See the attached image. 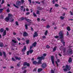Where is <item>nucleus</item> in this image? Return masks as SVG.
Listing matches in <instances>:
<instances>
[{
  "instance_id": "nucleus-39",
  "label": "nucleus",
  "mask_w": 73,
  "mask_h": 73,
  "mask_svg": "<svg viewBox=\"0 0 73 73\" xmlns=\"http://www.w3.org/2000/svg\"><path fill=\"white\" fill-rule=\"evenodd\" d=\"M27 68V66H25L24 67H22V70H24V69H25Z\"/></svg>"
},
{
  "instance_id": "nucleus-48",
  "label": "nucleus",
  "mask_w": 73,
  "mask_h": 73,
  "mask_svg": "<svg viewBox=\"0 0 73 73\" xmlns=\"http://www.w3.org/2000/svg\"><path fill=\"white\" fill-rule=\"evenodd\" d=\"M27 66H30V64L29 63H28L27 64V65H26Z\"/></svg>"
},
{
  "instance_id": "nucleus-53",
  "label": "nucleus",
  "mask_w": 73,
  "mask_h": 73,
  "mask_svg": "<svg viewBox=\"0 0 73 73\" xmlns=\"http://www.w3.org/2000/svg\"><path fill=\"white\" fill-rule=\"evenodd\" d=\"M29 14H30V13H29V12H28L26 13V15H29Z\"/></svg>"
},
{
  "instance_id": "nucleus-18",
  "label": "nucleus",
  "mask_w": 73,
  "mask_h": 73,
  "mask_svg": "<svg viewBox=\"0 0 73 73\" xmlns=\"http://www.w3.org/2000/svg\"><path fill=\"white\" fill-rule=\"evenodd\" d=\"M36 44H37V43L35 42L34 43H33V44H32V46H33L35 47V46H36Z\"/></svg>"
},
{
  "instance_id": "nucleus-42",
  "label": "nucleus",
  "mask_w": 73,
  "mask_h": 73,
  "mask_svg": "<svg viewBox=\"0 0 73 73\" xmlns=\"http://www.w3.org/2000/svg\"><path fill=\"white\" fill-rule=\"evenodd\" d=\"M55 62H56V64L57 65V66H58V63L57 62V61H56Z\"/></svg>"
},
{
  "instance_id": "nucleus-19",
  "label": "nucleus",
  "mask_w": 73,
  "mask_h": 73,
  "mask_svg": "<svg viewBox=\"0 0 73 73\" xmlns=\"http://www.w3.org/2000/svg\"><path fill=\"white\" fill-rule=\"evenodd\" d=\"M4 46V44L1 42L0 43V47H3Z\"/></svg>"
},
{
  "instance_id": "nucleus-23",
  "label": "nucleus",
  "mask_w": 73,
  "mask_h": 73,
  "mask_svg": "<svg viewBox=\"0 0 73 73\" xmlns=\"http://www.w3.org/2000/svg\"><path fill=\"white\" fill-rule=\"evenodd\" d=\"M42 68H39L38 69V72H41V71H42Z\"/></svg>"
},
{
  "instance_id": "nucleus-47",
  "label": "nucleus",
  "mask_w": 73,
  "mask_h": 73,
  "mask_svg": "<svg viewBox=\"0 0 73 73\" xmlns=\"http://www.w3.org/2000/svg\"><path fill=\"white\" fill-rule=\"evenodd\" d=\"M21 2L22 4H23L24 3V0H21Z\"/></svg>"
},
{
  "instance_id": "nucleus-54",
  "label": "nucleus",
  "mask_w": 73,
  "mask_h": 73,
  "mask_svg": "<svg viewBox=\"0 0 73 73\" xmlns=\"http://www.w3.org/2000/svg\"><path fill=\"white\" fill-rule=\"evenodd\" d=\"M12 61H15V59L14 58H12Z\"/></svg>"
},
{
  "instance_id": "nucleus-12",
  "label": "nucleus",
  "mask_w": 73,
  "mask_h": 73,
  "mask_svg": "<svg viewBox=\"0 0 73 73\" xmlns=\"http://www.w3.org/2000/svg\"><path fill=\"white\" fill-rule=\"evenodd\" d=\"M34 34L35 35H33L34 37H35L38 36V34H37V32H35Z\"/></svg>"
},
{
  "instance_id": "nucleus-32",
  "label": "nucleus",
  "mask_w": 73,
  "mask_h": 73,
  "mask_svg": "<svg viewBox=\"0 0 73 73\" xmlns=\"http://www.w3.org/2000/svg\"><path fill=\"white\" fill-rule=\"evenodd\" d=\"M14 21V19H12H12H11L10 20V22H11V23H12V22H13V21Z\"/></svg>"
},
{
  "instance_id": "nucleus-52",
  "label": "nucleus",
  "mask_w": 73,
  "mask_h": 73,
  "mask_svg": "<svg viewBox=\"0 0 73 73\" xmlns=\"http://www.w3.org/2000/svg\"><path fill=\"white\" fill-rule=\"evenodd\" d=\"M15 24L17 25H19V23H18V22L17 21L16 22Z\"/></svg>"
},
{
  "instance_id": "nucleus-63",
  "label": "nucleus",
  "mask_w": 73,
  "mask_h": 73,
  "mask_svg": "<svg viewBox=\"0 0 73 73\" xmlns=\"http://www.w3.org/2000/svg\"><path fill=\"white\" fill-rule=\"evenodd\" d=\"M70 15H73V13L71 11H70Z\"/></svg>"
},
{
  "instance_id": "nucleus-35",
  "label": "nucleus",
  "mask_w": 73,
  "mask_h": 73,
  "mask_svg": "<svg viewBox=\"0 0 73 73\" xmlns=\"http://www.w3.org/2000/svg\"><path fill=\"white\" fill-rule=\"evenodd\" d=\"M36 14L38 15H40V11L38 10H37L36 12Z\"/></svg>"
},
{
  "instance_id": "nucleus-46",
  "label": "nucleus",
  "mask_w": 73,
  "mask_h": 73,
  "mask_svg": "<svg viewBox=\"0 0 73 73\" xmlns=\"http://www.w3.org/2000/svg\"><path fill=\"white\" fill-rule=\"evenodd\" d=\"M3 56V53L1 52H0V56Z\"/></svg>"
},
{
  "instance_id": "nucleus-8",
  "label": "nucleus",
  "mask_w": 73,
  "mask_h": 73,
  "mask_svg": "<svg viewBox=\"0 0 73 73\" xmlns=\"http://www.w3.org/2000/svg\"><path fill=\"white\" fill-rule=\"evenodd\" d=\"M51 60L52 64L54 65V56H51Z\"/></svg>"
},
{
  "instance_id": "nucleus-22",
  "label": "nucleus",
  "mask_w": 73,
  "mask_h": 73,
  "mask_svg": "<svg viewBox=\"0 0 73 73\" xmlns=\"http://www.w3.org/2000/svg\"><path fill=\"white\" fill-rule=\"evenodd\" d=\"M29 51L30 52V54H31V53H33V50H31Z\"/></svg>"
},
{
  "instance_id": "nucleus-25",
  "label": "nucleus",
  "mask_w": 73,
  "mask_h": 73,
  "mask_svg": "<svg viewBox=\"0 0 73 73\" xmlns=\"http://www.w3.org/2000/svg\"><path fill=\"white\" fill-rule=\"evenodd\" d=\"M25 28L26 29H28V25L27 24H25Z\"/></svg>"
},
{
  "instance_id": "nucleus-40",
  "label": "nucleus",
  "mask_w": 73,
  "mask_h": 73,
  "mask_svg": "<svg viewBox=\"0 0 73 73\" xmlns=\"http://www.w3.org/2000/svg\"><path fill=\"white\" fill-rule=\"evenodd\" d=\"M52 8H51L50 10V13H51L52 12Z\"/></svg>"
},
{
  "instance_id": "nucleus-21",
  "label": "nucleus",
  "mask_w": 73,
  "mask_h": 73,
  "mask_svg": "<svg viewBox=\"0 0 73 73\" xmlns=\"http://www.w3.org/2000/svg\"><path fill=\"white\" fill-rule=\"evenodd\" d=\"M4 29H3V28H1L0 30V31L1 33H2V32H4Z\"/></svg>"
},
{
  "instance_id": "nucleus-5",
  "label": "nucleus",
  "mask_w": 73,
  "mask_h": 73,
  "mask_svg": "<svg viewBox=\"0 0 73 73\" xmlns=\"http://www.w3.org/2000/svg\"><path fill=\"white\" fill-rule=\"evenodd\" d=\"M67 52L69 54H73V51L71 48L68 49Z\"/></svg>"
},
{
  "instance_id": "nucleus-26",
  "label": "nucleus",
  "mask_w": 73,
  "mask_h": 73,
  "mask_svg": "<svg viewBox=\"0 0 73 73\" xmlns=\"http://www.w3.org/2000/svg\"><path fill=\"white\" fill-rule=\"evenodd\" d=\"M48 31L46 30V31L45 33H44V35H45V36H46V35H47V34L48 33Z\"/></svg>"
},
{
  "instance_id": "nucleus-64",
  "label": "nucleus",
  "mask_w": 73,
  "mask_h": 73,
  "mask_svg": "<svg viewBox=\"0 0 73 73\" xmlns=\"http://www.w3.org/2000/svg\"><path fill=\"white\" fill-rule=\"evenodd\" d=\"M43 56H44V57H45L46 56V54H43Z\"/></svg>"
},
{
  "instance_id": "nucleus-7",
  "label": "nucleus",
  "mask_w": 73,
  "mask_h": 73,
  "mask_svg": "<svg viewBox=\"0 0 73 73\" xmlns=\"http://www.w3.org/2000/svg\"><path fill=\"white\" fill-rule=\"evenodd\" d=\"M45 58L43 56H40L37 58V59L39 60H40V61H42V60H44Z\"/></svg>"
},
{
  "instance_id": "nucleus-27",
  "label": "nucleus",
  "mask_w": 73,
  "mask_h": 73,
  "mask_svg": "<svg viewBox=\"0 0 73 73\" xmlns=\"http://www.w3.org/2000/svg\"><path fill=\"white\" fill-rule=\"evenodd\" d=\"M12 42H14V43H17V41H16L14 40H12Z\"/></svg>"
},
{
  "instance_id": "nucleus-43",
  "label": "nucleus",
  "mask_w": 73,
  "mask_h": 73,
  "mask_svg": "<svg viewBox=\"0 0 73 73\" xmlns=\"http://www.w3.org/2000/svg\"><path fill=\"white\" fill-rule=\"evenodd\" d=\"M46 28H47L48 29V28H50V26H49V25H47Z\"/></svg>"
},
{
  "instance_id": "nucleus-16",
  "label": "nucleus",
  "mask_w": 73,
  "mask_h": 73,
  "mask_svg": "<svg viewBox=\"0 0 73 73\" xmlns=\"http://www.w3.org/2000/svg\"><path fill=\"white\" fill-rule=\"evenodd\" d=\"M33 64L34 65H36V64H37V62L35 60L33 62Z\"/></svg>"
},
{
  "instance_id": "nucleus-37",
  "label": "nucleus",
  "mask_w": 73,
  "mask_h": 73,
  "mask_svg": "<svg viewBox=\"0 0 73 73\" xmlns=\"http://www.w3.org/2000/svg\"><path fill=\"white\" fill-rule=\"evenodd\" d=\"M33 15L34 16V17H37V15H36V14L35 13H33Z\"/></svg>"
},
{
  "instance_id": "nucleus-28",
  "label": "nucleus",
  "mask_w": 73,
  "mask_h": 73,
  "mask_svg": "<svg viewBox=\"0 0 73 73\" xmlns=\"http://www.w3.org/2000/svg\"><path fill=\"white\" fill-rule=\"evenodd\" d=\"M3 9H0V13H2V12H3Z\"/></svg>"
},
{
  "instance_id": "nucleus-4",
  "label": "nucleus",
  "mask_w": 73,
  "mask_h": 73,
  "mask_svg": "<svg viewBox=\"0 0 73 73\" xmlns=\"http://www.w3.org/2000/svg\"><path fill=\"white\" fill-rule=\"evenodd\" d=\"M26 50H27V47H26V46H24V48L23 49L22 51V52L23 53L22 54L24 55L25 54V53L24 52H25Z\"/></svg>"
},
{
  "instance_id": "nucleus-30",
  "label": "nucleus",
  "mask_w": 73,
  "mask_h": 73,
  "mask_svg": "<svg viewBox=\"0 0 73 73\" xmlns=\"http://www.w3.org/2000/svg\"><path fill=\"white\" fill-rule=\"evenodd\" d=\"M56 50V47H55L53 49V52H55Z\"/></svg>"
},
{
  "instance_id": "nucleus-45",
  "label": "nucleus",
  "mask_w": 73,
  "mask_h": 73,
  "mask_svg": "<svg viewBox=\"0 0 73 73\" xmlns=\"http://www.w3.org/2000/svg\"><path fill=\"white\" fill-rule=\"evenodd\" d=\"M1 19H4V16H3V15H1Z\"/></svg>"
},
{
  "instance_id": "nucleus-59",
  "label": "nucleus",
  "mask_w": 73,
  "mask_h": 73,
  "mask_svg": "<svg viewBox=\"0 0 73 73\" xmlns=\"http://www.w3.org/2000/svg\"><path fill=\"white\" fill-rule=\"evenodd\" d=\"M42 38H43V39L46 38V36H42Z\"/></svg>"
},
{
  "instance_id": "nucleus-49",
  "label": "nucleus",
  "mask_w": 73,
  "mask_h": 73,
  "mask_svg": "<svg viewBox=\"0 0 73 73\" xmlns=\"http://www.w3.org/2000/svg\"><path fill=\"white\" fill-rule=\"evenodd\" d=\"M3 3H4V0H2V2L1 3V4H3Z\"/></svg>"
},
{
  "instance_id": "nucleus-31",
  "label": "nucleus",
  "mask_w": 73,
  "mask_h": 73,
  "mask_svg": "<svg viewBox=\"0 0 73 73\" xmlns=\"http://www.w3.org/2000/svg\"><path fill=\"white\" fill-rule=\"evenodd\" d=\"M27 63H27V62H25L23 64L24 66H27Z\"/></svg>"
},
{
  "instance_id": "nucleus-50",
  "label": "nucleus",
  "mask_w": 73,
  "mask_h": 73,
  "mask_svg": "<svg viewBox=\"0 0 73 73\" xmlns=\"http://www.w3.org/2000/svg\"><path fill=\"white\" fill-rule=\"evenodd\" d=\"M27 55H29V51H27Z\"/></svg>"
},
{
  "instance_id": "nucleus-20",
  "label": "nucleus",
  "mask_w": 73,
  "mask_h": 73,
  "mask_svg": "<svg viewBox=\"0 0 73 73\" xmlns=\"http://www.w3.org/2000/svg\"><path fill=\"white\" fill-rule=\"evenodd\" d=\"M38 10H40V11H41L42 9H43V8L42 7H38Z\"/></svg>"
},
{
  "instance_id": "nucleus-61",
  "label": "nucleus",
  "mask_w": 73,
  "mask_h": 73,
  "mask_svg": "<svg viewBox=\"0 0 73 73\" xmlns=\"http://www.w3.org/2000/svg\"><path fill=\"white\" fill-rule=\"evenodd\" d=\"M17 39L18 41L20 40V38H19V37H17Z\"/></svg>"
},
{
  "instance_id": "nucleus-55",
  "label": "nucleus",
  "mask_w": 73,
  "mask_h": 73,
  "mask_svg": "<svg viewBox=\"0 0 73 73\" xmlns=\"http://www.w3.org/2000/svg\"><path fill=\"white\" fill-rule=\"evenodd\" d=\"M20 63H18L17 64V66L18 67L20 66Z\"/></svg>"
},
{
  "instance_id": "nucleus-15",
  "label": "nucleus",
  "mask_w": 73,
  "mask_h": 73,
  "mask_svg": "<svg viewBox=\"0 0 73 73\" xmlns=\"http://www.w3.org/2000/svg\"><path fill=\"white\" fill-rule=\"evenodd\" d=\"M15 58L16 59V60H21V58L20 57H18L17 56H15Z\"/></svg>"
},
{
  "instance_id": "nucleus-60",
  "label": "nucleus",
  "mask_w": 73,
  "mask_h": 73,
  "mask_svg": "<svg viewBox=\"0 0 73 73\" xmlns=\"http://www.w3.org/2000/svg\"><path fill=\"white\" fill-rule=\"evenodd\" d=\"M46 48H50V46H49V45H47L46 46Z\"/></svg>"
},
{
  "instance_id": "nucleus-44",
  "label": "nucleus",
  "mask_w": 73,
  "mask_h": 73,
  "mask_svg": "<svg viewBox=\"0 0 73 73\" xmlns=\"http://www.w3.org/2000/svg\"><path fill=\"white\" fill-rule=\"evenodd\" d=\"M60 19L62 20H63L64 19V17H62V16H61V17H60Z\"/></svg>"
},
{
  "instance_id": "nucleus-11",
  "label": "nucleus",
  "mask_w": 73,
  "mask_h": 73,
  "mask_svg": "<svg viewBox=\"0 0 73 73\" xmlns=\"http://www.w3.org/2000/svg\"><path fill=\"white\" fill-rule=\"evenodd\" d=\"M23 36H25L26 37V36H27L28 35V34L26 32H25L23 33Z\"/></svg>"
},
{
  "instance_id": "nucleus-2",
  "label": "nucleus",
  "mask_w": 73,
  "mask_h": 73,
  "mask_svg": "<svg viewBox=\"0 0 73 73\" xmlns=\"http://www.w3.org/2000/svg\"><path fill=\"white\" fill-rule=\"evenodd\" d=\"M12 17V15L11 14H8V17H6L5 19V21L6 22H8L9 21V19L10 17Z\"/></svg>"
},
{
  "instance_id": "nucleus-10",
  "label": "nucleus",
  "mask_w": 73,
  "mask_h": 73,
  "mask_svg": "<svg viewBox=\"0 0 73 73\" xmlns=\"http://www.w3.org/2000/svg\"><path fill=\"white\" fill-rule=\"evenodd\" d=\"M25 20L27 21V22H28L30 23H32V21L31 20L29 19H27L26 18L25 19Z\"/></svg>"
},
{
  "instance_id": "nucleus-36",
  "label": "nucleus",
  "mask_w": 73,
  "mask_h": 73,
  "mask_svg": "<svg viewBox=\"0 0 73 73\" xmlns=\"http://www.w3.org/2000/svg\"><path fill=\"white\" fill-rule=\"evenodd\" d=\"M6 11L7 12H10V10H9V8H8L7 10Z\"/></svg>"
},
{
  "instance_id": "nucleus-51",
  "label": "nucleus",
  "mask_w": 73,
  "mask_h": 73,
  "mask_svg": "<svg viewBox=\"0 0 73 73\" xmlns=\"http://www.w3.org/2000/svg\"><path fill=\"white\" fill-rule=\"evenodd\" d=\"M52 2L53 3V4H54L55 3V1L54 0H52Z\"/></svg>"
},
{
  "instance_id": "nucleus-57",
  "label": "nucleus",
  "mask_w": 73,
  "mask_h": 73,
  "mask_svg": "<svg viewBox=\"0 0 73 73\" xmlns=\"http://www.w3.org/2000/svg\"><path fill=\"white\" fill-rule=\"evenodd\" d=\"M54 37L55 38H58V37H59V36H55Z\"/></svg>"
},
{
  "instance_id": "nucleus-13",
  "label": "nucleus",
  "mask_w": 73,
  "mask_h": 73,
  "mask_svg": "<svg viewBox=\"0 0 73 73\" xmlns=\"http://www.w3.org/2000/svg\"><path fill=\"white\" fill-rule=\"evenodd\" d=\"M3 56H4L5 58H6L7 57V56L6 55V53L5 52L3 51Z\"/></svg>"
},
{
  "instance_id": "nucleus-3",
  "label": "nucleus",
  "mask_w": 73,
  "mask_h": 73,
  "mask_svg": "<svg viewBox=\"0 0 73 73\" xmlns=\"http://www.w3.org/2000/svg\"><path fill=\"white\" fill-rule=\"evenodd\" d=\"M65 68L63 69V70L64 72H67L68 70H70V67L68 65H66Z\"/></svg>"
},
{
  "instance_id": "nucleus-62",
  "label": "nucleus",
  "mask_w": 73,
  "mask_h": 73,
  "mask_svg": "<svg viewBox=\"0 0 73 73\" xmlns=\"http://www.w3.org/2000/svg\"><path fill=\"white\" fill-rule=\"evenodd\" d=\"M25 19V18H24V17H22L21 18V20H24Z\"/></svg>"
},
{
  "instance_id": "nucleus-38",
  "label": "nucleus",
  "mask_w": 73,
  "mask_h": 73,
  "mask_svg": "<svg viewBox=\"0 0 73 73\" xmlns=\"http://www.w3.org/2000/svg\"><path fill=\"white\" fill-rule=\"evenodd\" d=\"M59 6V5L58 4H56L55 5V6L56 7H58Z\"/></svg>"
},
{
  "instance_id": "nucleus-6",
  "label": "nucleus",
  "mask_w": 73,
  "mask_h": 73,
  "mask_svg": "<svg viewBox=\"0 0 73 73\" xmlns=\"http://www.w3.org/2000/svg\"><path fill=\"white\" fill-rule=\"evenodd\" d=\"M46 64L45 63H43L41 65V67L43 69H44V68H45L46 67Z\"/></svg>"
},
{
  "instance_id": "nucleus-9",
  "label": "nucleus",
  "mask_w": 73,
  "mask_h": 73,
  "mask_svg": "<svg viewBox=\"0 0 73 73\" xmlns=\"http://www.w3.org/2000/svg\"><path fill=\"white\" fill-rule=\"evenodd\" d=\"M21 1H18L16 2V5L18 6H20L21 5Z\"/></svg>"
},
{
  "instance_id": "nucleus-34",
  "label": "nucleus",
  "mask_w": 73,
  "mask_h": 73,
  "mask_svg": "<svg viewBox=\"0 0 73 73\" xmlns=\"http://www.w3.org/2000/svg\"><path fill=\"white\" fill-rule=\"evenodd\" d=\"M26 42L27 44H28L29 42V40H26Z\"/></svg>"
},
{
  "instance_id": "nucleus-14",
  "label": "nucleus",
  "mask_w": 73,
  "mask_h": 73,
  "mask_svg": "<svg viewBox=\"0 0 73 73\" xmlns=\"http://www.w3.org/2000/svg\"><path fill=\"white\" fill-rule=\"evenodd\" d=\"M68 62L69 63H70L71 62H72V58L70 57L69 58V59L68 60Z\"/></svg>"
},
{
  "instance_id": "nucleus-1",
  "label": "nucleus",
  "mask_w": 73,
  "mask_h": 73,
  "mask_svg": "<svg viewBox=\"0 0 73 73\" xmlns=\"http://www.w3.org/2000/svg\"><path fill=\"white\" fill-rule=\"evenodd\" d=\"M63 32V31H60L59 33V38L61 39L60 41L62 43L64 46H65V42H64V36H63L64 35V34L62 33Z\"/></svg>"
},
{
  "instance_id": "nucleus-17",
  "label": "nucleus",
  "mask_w": 73,
  "mask_h": 73,
  "mask_svg": "<svg viewBox=\"0 0 73 73\" xmlns=\"http://www.w3.org/2000/svg\"><path fill=\"white\" fill-rule=\"evenodd\" d=\"M42 60H39L38 62H37V64H41Z\"/></svg>"
},
{
  "instance_id": "nucleus-41",
  "label": "nucleus",
  "mask_w": 73,
  "mask_h": 73,
  "mask_svg": "<svg viewBox=\"0 0 73 73\" xmlns=\"http://www.w3.org/2000/svg\"><path fill=\"white\" fill-rule=\"evenodd\" d=\"M6 33H5L4 32L3 34V36H5V35H6Z\"/></svg>"
},
{
  "instance_id": "nucleus-24",
  "label": "nucleus",
  "mask_w": 73,
  "mask_h": 73,
  "mask_svg": "<svg viewBox=\"0 0 73 73\" xmlns=\"http://www.w3.org/2000/svg\"><path fill=\"white\" fill-rule=\"evenodd\" d=\"M13 5L16 8H19V6H17L16 5H15V4H14Z\"/></svg>"
},
{
  "instance_id": "nucleus-56",
  "label": "nucleus",
  "mask_w": 73,
  "mask_h": 73,
  "mask_svg": "<svg viewBox=\"0 0 73 73\" xmlns=\"http://www.w3.org/2000/svg\"><path fill=\"white\" fill-rule=\"evenodd\" d=\"M37 20L39 22L40 21V18H38L37 19Z\"/></svg>"
},
{
  "instance_id": "nucleus-29",
  "label": "nucleus",
  "mask_w": 73,
  "mask_h": 73,
  "mask_svg": "<svg viewBox=\"0 0 73 73\" xmlns=\"http://www.w3.org/2000/svg\"><path fill=\"white\" fill-rule=\"evenodd\" d=\"M67 29L68 31H70V27H67Z\"/></svg>"
},
{
  "instance_id": "nucleus-33",
  "label": "nucleus",
  "mask_w": 73,
  "mask_h": 73,
  "mask_svg": "<svg viewBox=\"0 0 73 73\" xmlns=\"http://www.w3.org/2000/svg\"><path fill=\"white\" fill-rule=\"evenodd\" d=\"M63 50L64 53H65V51L66 50V48H63Z\"/></svg>"
},
{
  "instance_id": "nucleus-58",
  "label": "nucleus",
  "mask_w": 73,
  "mask_h": 73,
  "mask_svg": "<svg viewBox=\"0 0 73 73\" xmlns=\"http://www.w3.org/2000/svg\"><path fill=\"white\" fill-rule=\"evenodd\" d=\"M51 73H54V72L53 70H51Z\"/></svg>"
}]
</instances>
